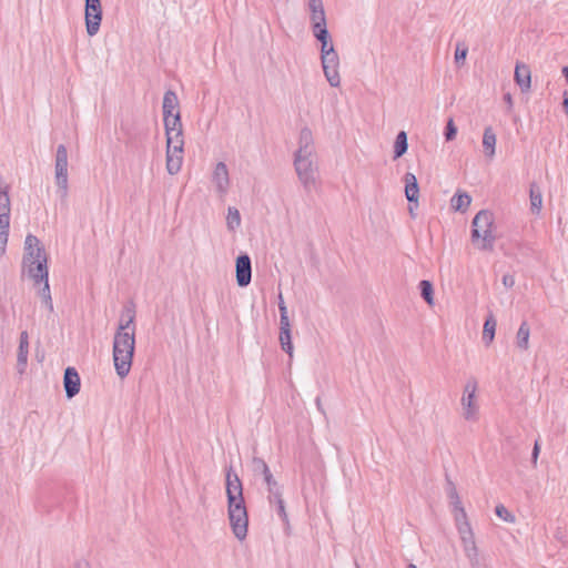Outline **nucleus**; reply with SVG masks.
Here are the masks:
<instances>
[{
	"instance_id": "obj_27",
	"label": "nucleus",
	"mask_w": 568,
	"mask_h": 568,
	"mask_svg": "<svg viewBox=\"0 0 568 568\" xmlns=\"http://www.w3.org/2000/svg\"><path fill=\"white\" fill-rule=\"evenodd\" d=\"M134 316L133 308L131 306H126L120 316L118 327H124L128 323V326L123 331L135 333Z\"/></svg>"
},
{
	"instance_id": "obj_19",
	"label": "nucleus",
	"mask_w": 568,
	"mask_h": 568,
	"mask_svg": "<svg viewBox=\"0 0 568 568\" xmlns=\"http://www.w3.org/2000/svg\"><path fill=\"white\" fill-rule=\"evenodd\" d=\"M497 138L491 126H487L483 134V148L486 158L493 159L496 153Z\"/></svg>"
},
{
	"instance_id": "obj_55",
	"label": "nucleus",
	"mask_w": 568,
	"mask_h": 568,
	"mask_svg": "<svg viewBox=\"0 0 568 568\" xmlns=\"http://www.w3.org/2000/svg\"><path fill=\"white\" fill-rule=\"evenodd\" d=\"M278 303H285L282 293L278 294Z\"/></svg>"
},
{
	"instance_id": "obj_26",
	"label": "nucleus",
	"mask_w": 568,
	"mask_h": 568,
	"mask_svg": "<svg viewBox=\"0 0 568 568\" xmlns=\"http://www.w3.org/2000/svg\"><path fill=\"white\" fill-rule=\"evenodd\" d=\"M313 36L321 43V53L334 50L327 28L313 31Z\"/></svg>"
},
{
	"instance_id": "obj_17",
	"label": "nucleus",
	"mask_w": 568,
	"mask_h": 568,
	"mask_svg": "<svg viewBox=\"0 0 568 568\" xmlns=\"http://www.w3.org/2000/svg\"><path fill=\"white\" fill-rule=\"evenodd\" d=\"M405 182V196L409 203H415L418 206L419 186L415 174L406 173L404 178Z\"/></svg>"
},
{
	"instance_id": "obj_5",
	"label": "nucleus",
	"mask_w": 568,
	"mask_h": 568,
	"mask_svg": "<svg viewBox=\"0 0 568 568\" xmlns=\"http://www.w3.org/2000/svg\"><path fill=\"white\" fill-rule=\"evenodd\" d=\"M10 212L9 185L0 183V257L4 255L8 243Z\"/></svg>"
},
{
	"instance_id": "obj_38",
	"label": "nucleus",
	"mask_w": 568,
	"mask_h": 568,
	"mask_svg": "<svg viewBox=\"0 0 568 568\" xmlns=\"http://www.w3.org/2000/svg\"><path fill=\"white\" fill-rule=\"evenodd\" d=\"M253 468L255 473H261L263 476L270 473L267 464L261 458L253 459Z\"/></svg>"
},
{
	"instance_id": "obj_18",
	"label": "nucleus",
	"mask_w": 568,
	"mask_h": 568,
	"mask_svg": "<svg viewBox=\"0 0 568 568\" xmlns=\"http://www.w3.org/2000/svg\"><path fill=\"white\" fill-rule=\"evenodd\" d=\"M28 354H29V336L26 331L21 332L19 348H18V369L20 373H23L28 363Z\"/></svg>"
},
{
	"instance_id": "obj_13",
	"label": "nucleus",
	"mask_w": 568,
	"mask_h": 568,
	"mask_svg": "<svg viewBox=\"0 0 568 568\" xmlns=\"http://www.w3.org/2000/svg\"><path fill=\"white\" fill-rule=\"evenodd\" d=\"M236 283L240 287H245L251 283L252 265L247 254L237 256L235 263Z\"/></svg>"
},
{
	"instance_id": "obj_47",
	"label": "nucleus",
	"mask_w": 568,
	"mask_h": 568,
	"mask_svg": "<svg viewBox=\"0 0 568 568\" xmlns=\"http://www.w3.org/2000/svg\"><path fill=\"white\" fill-rule=\"evenodd\" d=\"M276 511H277V515L282 518L283 521H287V514L285 511L284 501H280L276 505Z\"/></svg>"
},
{
	"instance_id": "obj_21",
	"label": "nucleus",
	"mask_w": 568,
	"mask_h": 568,
	"mask_svg": "<svg viewBox=\"0 0 568 568\" xmlns=\"http://www.w3.org/2000/svg\"><path fill=\"white\" fill-rule=\"evenodd\" d=\"M291 338V324H280V344L282 349L290 356L293 355V344Z\"/></svg>"
},
{
	"instance_id": "obj_29",
	"label": "nucleus",
	"mask_w": 568,
	"mask_h": 568,
	"mask_svg": "<svg viewBox=\"0 0 568 568\" xmlns=\"http://www.w3.org/2000/svg\"><path fill=\"white\" fill-rule=\"evenodd\" d=\"M241 225V214L236 207L230 206L227 209L226 227L229 231H235Z\"/></svg>"
},
{
	"instance_id": "obj_30",
	"label": "nucleus",
	"mask_w": 568,
	"mask_h": 568,
	"mask_svg": "<svg viewBox=\"0 0 568 568\" xmlns=\"http://www.w3.org/2000/svg\"><path fill=\"white\" fill-rule=\"evenodd\" d=\"M420 295L425 302L429 305H434V287L432 282L423 280L419 282Z\"/></svg>"
},
{
	"instance_id": "obj_36",
	"label": "nucleus",
	"mask_w": 568,
	"mask_h": 568,
	"mask_svg": "<svg viewBox=\"0 0 568 568\" xmlns=\"http://www.w3.org/2000/svg\"><path fill=\"white\" fill-rule=\"evenodd\" d=\"M321 61H322V67H338L339 64V59H338V55L334 50L332 51H327V52H324V53H321Z\"/></svg>"
},
{
	"instance_id": "obj_22",
	"label": "nucleus",
	"mask_w": 568,
	"mask_h": 568,
	"mask_svg": "<svg viewBox=\"0 0 568 568\" xmlns=\"http://www.w3.org/2000/svg\"><path fill=\"white\" fill-rule=\"evenodd\" d=\"M530 327L526 321H524L516 334V345L521 351L529 348Z\"/></svg>"
},
{
	"instance_id": "obj_25",
	"label": "nucleus",
	"mask_w": 568,
	"mask_h": 568,
	"mask_svg": "<svg viewBox=\"0 0 568 568\" xmlns=\"http://www.w3.org/2000/svg\"><path fill=\"white\" fill-rule=\"evenodd\" d=\"M497 321L493 314H489L484 323L483 341L486 345H489L495 337Z\"/></svg>"
},
{
	"instance_id": "obj_34",
	"label": "nucleus",
	"mask_w": 568,
	"mask_h": 568,
	"mask_svg": "<svg viewBox=\"0 0 568 568\" xmlns=\"http://www.w3.org/2000/svg\"><path fill=\"white\" fill-rule=\"evenodd\" d=\"M446 481H447V489H446L447 496L450 499V503L454 506V508L463 506L455 484L452 481V479L448 476H446Z\"/></svg>"
},
{
	"instance_id": "obj_16",
	"label": "nucleus",
	"mask_w": 568,
	"mask_h": 568,
	"mask_svg": "<svg viewBox=\"0 0 568 568\" xmlns=\"http://www.w3.org/2000/svg\"><path fill=\"white\" fill-rule=\"evenodd\" d=\"M514 78L521 92H528L530 90L531 72L527 64L517 62Z\"/></svg>"
},
{
	"instance_id": "obj_7",
	"label": "nucleus",
	"mask_w": 568,
	"mask_h": 568,
	"mask_svg": "<svg viewBox=\"0 0 568 568\" xmlns=\"http://www.w3.org/2000/svg\"><path fill=\"white\" fill-rule=\"evenodd\" d=\"M54 174L58 192L62 199H65L68 195V150L63 144L57 148Z\"/></svg>"
},
{
	"instance_id": "obj_6",
	"label": "nucleus",
	"mask_w": 568,
	"mask_h": 568,
	"mask_svg": "<svg viewBox=\"0 0 568 568\" xmlns=\"http://www.w3.org/2000/svg\"><path fill=\"white\" fill-rule=\"evenodd\" d=\"M478 383L475 377H470L465 386L463 396L460 398L462 415L464 419L468 422H475L478 419L479 406L476 399V393Z\"/></svg>"
},
{
	"instance_id": "obj_39",
	"label": "nucleus",
	"mask_w": 568,
	"mask_h": 568,
	"mask_svg": "<svg viewBox=\"0 0 568 568\" xmlns=\"http://www.w3.org/2000/svg\"><path fill=\"white\" fill-rule=\"evenodd\" d=\"M468 53L467 47H462L460 44H457L456 51H455V62L457 64H463L466 60Z\"/></svg>"
},
{
	"instance_id": "obj_46",
	"label": "nucleus",
	"mask_w": 568,
	"mask_h": 568,
	"mask_svg": "<svg viewBox=\"0 0 568 568\" xmlns=\"http://www.w3.org/2000/svg\"><path fill=\"white\" fill-rule=\"evenodd\" d=\"M268 499L271 504L275 505H277L280 501H284L282 498L281 488H275V490H272V493L268 494Z\"/></svg>"
},
{
	"instance_id": "obj_44",
	"label": "nucleus",
	"mask_w": 568,
	"mask_h": 568,
	"mask_svg": "<svg viewBox=\"0 0 568 568\" xmlns=\"http://www.w3.org/2000/svg\"><path fill=\"white\" fill-rule=\"evenodd\" d=\"M264 480L267 485L268 494H271L272 490H275V488H280V486L277 485V481L273 478V475L271 474V471L264 475Z\"/></svg>"
},
{
	"instance_id": "obj_42",
	"label": "nucleus",
	"mask_w": 568,
	"mask_h": 568,
	"mask_svg": "<svg viewBox=\"0 0 568 568\" xmlns=\"http://www.w3.org/2000/svg\"><path fill=\"white\" fill-rule=\"evenodd\" d=\"M457 529L460 535V538L474 534L468 520H464L462 521V524L457 525Z\"/></svg>"
},
{
	"instance_id": "obj_32",
	"label": "nucleus",
	"mask_w": 568,
	"mask_h": 568,
	"mask_svg": "<svg viewBox=\"0 0 568 568\" xmlns=\"http://www.w3.org/2000/svg\"><path fill=\"white\" fill-rule=\"evenodd\" d=\"M310 20L312 23V31L321 30L322 28H327L325 10H321L318 11V13H311Z\"/></svg>"
},
{
	"instance_id": "obj_52",
	"label": "nucleus",
	"mask_w": 568,
	"mask_h": 568,
	"mask_svg": "<svg viewBox=\"0 0 568 568\" xmlns=\"http://www.w3.org/2000/svg\"><path fill=\"white\" fill-rule=\"evenodd\" d=\"M562 75L565 77V79L567 80L568 82V67H564L562 68Z\"/></svg>"
},
{
	"instance_id": "obj_48",
	"label": "nucleus",
	"mask_w": 568,
	"mask_h": 568,
	"mask_svg": "<svg viewBox=\"0 0 568 568\" xmlns=\"http://www.w3.org/2000/svg\"><path fill=\"white\" fill-rule=\"evenodd\" d=\"M503 284L507 288H511L515 285V277L513 275H510V274H505L503 276Z\"/></svg>"
},
{
	"instance_id": "obj_50",
	"label": "nucleus",
	"mask_w": 568,
	"mask_h": 568,
	"mask_svg": "<svg viewBox=\"0 0 568 568\" xmlns=\"http://www.w3.org/2000/svg\"><path fill=\"white\" fill-rule=\"evenodd\" d=\"M504 101L507 103L508 109L513 108V105H514L513 97H511V94L509 92L504 94Z\"/></svg>"
},
{
	"instance_id": "obj_41",
	"label": "nucleus",
	"mask_w": 568,
	"mask_h": 568,
	"mask_svg": "<svg viewBox=\"0 0 568 568\" xmlns=\"http://www.w3.org/2000/svg\"><path fill=\"white\" fill-rule=\"evenodd\" d=\"M307 9L310 14L324 10V4L322 0H308L307 2Z\"/></svg>"
},
{
	"instance_id": "obj_33",
	"label": "nucleus",
	"mask_w": 568,
	"mask_h": 568,
	"mask_svg": "<svg viewBox=\"0 0 568 568\" xmlns=\"http://www.w3.org/2000/svg\"><path fill=\"white\" fill-rule=\"evenodd\" d=\"M322 68H323L324 75H325L326 80L328 81V83L332 87L337 88L341 84L338 67H327V68L322 67Z\"/></svg>"
},
{
	"instance_id": "obj_37",
	"label": "nucleus",
	"mask_w": 568,
	"mask_h": 568,
	"mask_svg": "<svg viewBox=\"0 0 568 568\" xmlns=\"http://www.w3.org/2000/svg\"><path fill=\"white\" fill-rule=\"evenodd\" d=\"M495 513L500 519H503L506 523L513 524L516 520L515 516L501 504L496 506Z\"/></svg>"
},
{
	"instance_id": "obj_15",
	"label": "nucleus",
	"mask_w": 568,
	"mask_h": 568,
	"mask_svg": "<svg viewBox=\"0 0 568 568\" xmlns=\"http://www.w3.org/2000/svg\"><path fill=\"white\" fill-rule=\"evenodd\" d=\"M63 385L68 398H73L80 392V376L74 367L64 371Z\"/></svg>"
},
{
	"instance_id": "obj_35",
	"label": "nucleus",
	"mask_w": 568,
	"mask_h": 568,
	"mask_svg": "<svg viewBox=\"0 0 568 568\" xmlns=\"http://www.w3.org/2000/svg\"><path fill=\"white\" fill-rule=\"evenodd\" d=\"M471 197L467 193L455 195L452 199V206L455 210L463 211L470 205Z\"/></svg>"
},
{
	"instance_id": "obj_10",
	"label": "nucleus",
	"mask_w": 568,
	"mask_h": 568,
	"mask_svg": "<svg viewBox=\"0 0 568 568\" xmlns=\"http://www.w3.org/2000/svg\"><path fill=\"white\" fill-rule=\"evenodd\" d=\"M43 257H48L43 244L36 235L28 234L24 240L21 265L28 264L30 262H36L37 260H41Z\"/></svg>"
},
{
	"instance_id": "obj_51",
	"label": "nucleus",
	"mask_w": 568,
	"mask_h": 568,
	"mask_svg": "<svg viewBox=\"0 0 568 568\" xmlns=\"http://www.w3.org/2000/svg\"><path fill=\"white\" fill-rule=\"evenodd\" d=\"M562 106L565 109L566 114H568V91L564 92Z\"/></svg>"
},
{
	"instance_id": "obj_54",
	"label": "nucleus",
	"mask_w": 568,
	"mask_h": 568,
	"mask_svg": "<svg viewBox=\"0 0 568 568\" xmlns=\"http://www.w3.org/2000/svg\"><path fill=\"white\" fill-rule=\"evenodd\" d=\"M315 403H316L317 408H318L321 412H323V409H322V403H321V398H320V397H317V398L315 399Z\"/></svg>"
},
{
	"instance_id": "obj_4",
	"label": "nucleus",
	"mask_w": 568,
	"mask_h": 568,
	"mask_svg": "<svg viewBox=\"0 0 568 568\" xmlns=\"http://www.w3.org/2000/svg\"><path fill=\"white\" fill-rule=\"evenodd\" d=\"M493 223V214L487 210L479 211L471 222V241L481 251L494 248Z\"/></svg>"
},
{
	"instance_id": "obj_40",
	"label": "nucleus",
	"mask_w": 568,
	"mask_h": 568,
	"mask_svg": "<svg viewBox=\"0 0 568 568\" xmlns=\"http://www.w3.org/2000/svg\"><path fill=\"white\" fill-rule=\"evenodd\" d=\"M457 134V128L453 121V119H449L445 129V138L447 141H452L455 139Z\"/></svg>"
},
{
	"instance_id": "obj_56",
	"label": "nucleus",
	"mask_w": 568,
	"mask_h": 568,
	"mask_svg": "<svg viewBox=\"0 0 568 568\" xmlns=\"http://www.w3.org/2000/svg\"><path fill=\"white\" fill-rule=\"evenodd\" d=\"M407 568H417L415 565L410 564Z\"/></svg>"
},
{
	"instance_id": "obj_28",
	"label": "nucleus",
	"mask_w": 568,
	"mask_h": 568,
	"mask_svg": "<svg viewBox=\"0 0 568 568\" xmlns=\"http://www.w3.org/2000/svg\"><path fill=\"white\" fill-rule=\"evenodd\" d=\"M460 539H462V542H463L466 556L470 560H476L477 556H478V550H477V546H476L474 534L468 535V536H464Z\"/></svg>"
},
{
	"instance_id": "obj_3",
	"label": "nucleus",
	"mask_w": 568,
	"mask_h": 568,
	"mask_svg": "<svg viewBox=\"0 0 568 568\" xmlns=\"http://www.w3.org/2000/svg\"><path fill=\"white\" fill-rule=\"evenodd\" d=\"M126 326L118 327L113 339V363L120 378L130 373L135 349V333L123 331Z\"/></svg>"
},
{
	"instance_id": "obj_45",
	"label": "nucleus",
	"mask_w": 568,
	"mask_h": 568,
	"mask_svg": "<svg viewBox=\"0 0 568 568\" xmlns=\"http://www.w3.org/2000/svg\"><path fill=\"white\" fill-rule=\"evenodd\" d=\"M454 510H455V521H456V525L462 524V521H464V520H468L467 519L466 510H465V508L463 506L454 508Z\"/></svg>"
},
{
	"instance_id": "obj_1",
	"label": "nucleus",
	"mask_w": 568,
	"mask_h": 568,
	"mask_svg": "<svg viewBox=\"0 0 568 568\" xmlns=\"http://www.w3.org/2000/svg\"><path fill=\"white\" fill-rule=\"evenodd\" d=\"M294 168L305 191L316 190L318 180L317 154L313 133L306 126L300 132L298 148L294 154Z\"/></svg>"
},
{
	"instance_id": "obj_20",
	"label": "nucleus",
	"mask_w": 568,
	"mask_h": 568,
	"mask_svg": "<svg viewBox=\"0 0 568 568\" xmlns=\"http://www.w3.org/2000/svg\"><path fill=\"white\" fill-rule=\"evenodd\" d=\"M163 116H172L175 114V112H180L178 110L179 108V99L175 94V92L169 90L164 93L163 97Z\"/></svg>"
},
{
	"instance_id": "obj_49",
	"label": "nucleus",
	"mask_w": 568,
	"mask_h": 568,
	"mask_svg": "<svg viewBox=\"0 0 568 568\" xmlns=\"http://www.w3.org/2000/svg\"><path fill=\"white\" fill-rule=\"evenodd\" d=\"M538 455H539V445H538V443L536 442V443H535V446H534V449H532V455H531V458H532V463H534V464H536V463H537Z\"/></svg>"
},
{
	"instance_id": "obj_12",
	"label": "nucleus",
	"mask_w": 568,
	"mask_h": 568,
	"mask_svg": "<svg viewBox=\"0 0 568 568\" xmlns=\"http://www.w3.org/2000/svg\"><path fill=\"white\" fill-rule=\"evenodd\" d=\"M212 183L220 196H224L230 189L229 170L224 162H219L212 173Z\"/></svg>"
},
{
	"instance_id": "obj_31",
	"label": "nucleus",
	"mask_w": 568,
	"mask_h": 568,
	"mask_svg": "<svg viewBox=\"0 0 568 568\" xmlns=\"http://www.w3.org/2000/svg\"><path fill=\"white\" fill-rule=\"evenodd\" d=\"M41 285H42V287L39 290V295H40L45 308L48 310V312L52 313L53 312V303H52L49 281L42 282Z\"/></svg>"
},
{
	"instance_id": "obj_53",
	"label": "nucleus",
	"mask_w": 568,
	"mask_h": 568,
	"mask_svg": "<svg viewBox=\"0 0 568 568\" xmlns=\"http://www.w3.org/2000/svg\"><path fill=\"white\" fill-rule=\"evenodd\" d=\"M415 207V203H409V213L412 216H414Z\"/></svg>"
},
{
	"instance_id": "obj_14",
	"label": "nucleus",
	"mask_w": 568,
	"mask_h": 568,
	"mask_svg": "<svg viewBox=\"0 0 568 568\" xmlns=\"http://www.w3.org/2000/svg\"><path fill=\"white\" fill-rule=\"evenodd\" d=\"M163 118L166 142L183 141L180 112H175L172 116L166 115Z\"/></svg>"
},
{
	"instance_id": "obj_11",
	"label": "nucleus",
	"mask_w": 568,
	"mask_h": 568,
	"mask_svg": "<svg viewBox=\"0 0 568 568\" xmlns=\"http://www.w3.org/2000/svg\"><path fill=\"white\" fill-rule=\"evenodd\" d=\"M183 145L184 141L166 142V170L171 175L178 174L181 170Z\"/></svg>"
},
{
	"instance_id": "obj_8",
	"label": "nucleus",
	"mask_w": 568,
	"mask_h": 568,
	"mask_svg": "<svg viewBox=\"0 0 568 568\" xmlns=\"http://www.w3.org/2000/svg\"><path fill=\"white\" fill-rule=\"evenodd\" d=\"M84 20L87 33L94 37L102 21V6L100 0H85Z\"/></svg>"
},
{
	"instance_id": "obj_43",
	"label": "nucleus",
	"mask_w": 568,
	"mask_h": 568,
	"mask_svg": "<svg viewBox=\"0 0 568 568\" xmlns=\"http://www.w3.org/2000/svg\"><path fill=\"white\" fill-rule=\"evenodd\" d=\"M280 324H291L285 303H278Z\"/></svg>"
},
{
	"instance_id": "obj_9",
	"label": "nucleus",
	"mask_w": 568,
	"mask_h": 568,
	"mask_svg": "<svg viewBox=\"0 0 568 568\" xmlns=\"http://www.w3.org/2000/svg\"><path fill=\"white\" fill-rule=\"evenodd\" d=\"M48 258L49 257H43L36 262L21 265L22 274L27 275L33 282L34 286L49 281Z\"/></svg>"
},
{
	"instance_id": "obj_2",
	"label": "nucleus",
	"mask_w": 568,
	"mask_h": 568,
	"mask_svg": "<svg viewBox=\"0 0 568 568\" xmlns=\"http://www.w3.org/2000/svg\"><path fill=\"white\" fill-rule=\"evenodd\" d=\"M226 496L230 525L234 536L243 540L247 535L248 518L239 476L230 468L226 473Z\"/></svg>"
},
{
	"instance_id": "obj_24",
	"label": "nucleus",
	"mask_w": 568,
	"mask_h": 568,
	"mask_svg": "<svg viewBox=\"0 0 568 568\" xmlns=\"http://www.w3.org/2000/svg\"><path fill=\"white\" fill-rule=\"evenodd\" d=\"M529 196L531 212L538 214L542 206V194L540 187L535 182L530 183Z\"/></svg>"
},
{
	"instance_id": "obj_23",
	"label": "nucleus",
	"mask_w": 568,
	"mask_h": 568,
	"mask_svg": "<svg viewBox=\"0 0 568 568\" xmlns=\"http://www.w3.org/2000/svg\"><path fill=\"white\" fill-rule=\"evenodd\" d=\"M407 133L405 131H399L393 144V159H398L403 156L407 152Z\"/></svg>"
}]
</instances>
